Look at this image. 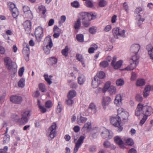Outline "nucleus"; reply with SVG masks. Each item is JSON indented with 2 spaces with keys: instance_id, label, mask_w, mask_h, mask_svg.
<instances>
[{
  "instance_id": "26",
  "label": "nucleus",
  "mask_w": 153,
  "mask_h": 153,
  "mask_svg": "<svg viewBox=\"0 0 153 153\" xmlns=\"http://www.w3.org/2000/svg\"><path fill=\"white\" fill-rule=\"evenodd\" d=\"M87 120L86 117H84L82 116L78 117L77 119V122L79 125H81L82 123H85Z\"/></svg>"
},
{
  "instance_id": "36",
  "label": "nucleus",
  "mask_w": 153,
  "mask_h": 153,
  "mask_svg": "<svg viewBox=\"0 0 153 153\" xmlns=\"http://www.w3.org/2000/svg\"><path fill=\"white\" fill-rule=\"evenodd\" d=\"M95 76H97V78L98 79L100 80L101 79L104 78L105 76V74L103 71H100Z\"/></svg>"
},
{
  "instance_id": "1",
  "label": "nucleus",
  "mask_w": 153,
  "mask_h": 153,
  "mask_svg": "<svg viewBox=\"0 0 153 153\" xmlns=\"http://www.w3.org/2000/svg\"><path fill=\"white\" fill-rule=\"evenodd\" d=\"M153 113V109L150 106L143 105L140 103L138 104L135 111V115L139 116L142 114L143 117L140 122L141 125H143L146 121L147 117Z\"/></svg>"
},
{
  "instance_id": "39",
  "label": "nucleus",
  "mask_w": 153,
  "mask_h": 153,
  "mask_svg": "<svg viewBox=\"0 0 153 153\" xmlns=\"http://www.w3.org/2000/svg\"><path fill=\"white\" fill-rule=\"evenodd\" d=\"M145 81L144 79H138L136 82V85L137 86H141L145 84Z\"/></svg>"
},
{
  "instance_id": "24",
  "label": "nucleus",
  "mask_w": 153,
  "mask_h": 153,
  "mask_svg": "<svg viewBox=\"0 0 153 153\" xmlns=\"http://www.w3.org/2000/svg\"><path fill=\"white\" fill-rule=\"evenodd\" d=\"M96 107L94 104L91 103L89 106L88 111L89 113H95L96 112Z\"/></svg>"
},
{
  "instance_id": "59",
  "label": "nucleus",
  "mask_w": 153,
  "mask_h": 153,
  "mask_svg": "<svg viewBox=\"0 0 153 153\" xmlns=\"http://www.w3.org/2000/svg\"><path fill=\"white\" fill-rule=\"evenodd\" d=\"M66 103L68 105H71L74 103V101L72 99L68 98L66 100Z\"/></svg>"
},
{
  "instance_id": "7",
  "label": "nucleus",
  "mask_w": 153,
  "mask_h": 153,
  "mask_svg": "<svg viewBox=\"0 0 153 153\" xmlns=\"http://www.w3.org/2000/svg\"><path fill=\"white\" fill-rule=\"evenodd\" d=\"M56 124L53 123L49 128L47 135L48 137L49 140H52L55 137V135L56 134Z\"/></svg>"
},
{
  "instance_id": "40",
  "label": "nucleus",
  "mask_w": 153,
  "mask_h": 153,
  "mask_svg": "<svg viewBox=\"0 0 153 153\" xmlns=\"http://www.w3.org/2000/svg\"><path fill=\"white\" fill-rule=\"evenodd\" d=\"M25 85V80L24 79H21L18 83V86L21 88H23Z\"/></svg>"
},
{
  "instance_id": "4",
  "label": "nucleus",
  "mask_w": 153,
  "mask_h": 153,
  "mask_svg": "<svg viewBox=\"0 0 153 153\" xmlns=\"http://www.w3.org/2000/svg\"><path fill=\"white\" fill-rule=\"evenodd\" d=\"M4 60L6 66L8 69L12 70L14 73L16 72L17 65L15 62H13L9 57L4 58Z\"/></svg>"
},
{
  "instance_id": "23",
  "label": "nucleus",
  "mask_w": 153,
  "mask_h": 153,
  "mask_svg": "<svg viewBox=\"0 0 153 153\" xmlns=\"http://www.w3.org/2000/svg\"><path fill=\"white\" fill-rule=\"evenodd\" d=\"M122 97L120 94L116 95L114 101V103L117 105L119 106L122 103Z\"/></svg>"
},
{
  "instance_id": "57",
  "label": "nucleus",
  "mask_w": 153,
  "mask_h": 153,
  "mask_svg": "<svg viewBox=\"0 0 153 153\" xmlns=\"http://www.w3.org/2000/svg\"><path fill=\"white\" fill-rule=\"evenodd\" d=\"M142 96L139 94H137L136 96V99L138 102H141L143 100Z\"/></svg>"
},
{
  "instance_id": "27",
  "label": "nucleus",
  "mask_w": 153,
  "mask_h": 153,
  "mask_svg": "<svg viewBox=\"0 0 153 153\" xmlns=\"http://www.w3.org/2000/svg\"><path fill=\"white\" fill-rule=\"evenodd\" d=\"M96 18V15L92 13H87V20L90 21Z\"/></svg>"
},
{
  "instance_id": "14",
  "label": "nucleus",
  "mask_w": 153,
  "mask_h": 153,
  "mask_svg": "<svg viewBox=\"0 0 153 153\" xmlns=\"http://www.w3.org/2000/svg\"><path fill=\"white\" fill-rule=\"evenodd\" d=\"M24 28L27 33L30 32L31 27V22L29 20L25 21L23 24Z\"/></svg>"
},
{
  "instance_id": "33",
  "label": "nucleus",
  "mask_w": 153,
  "mask_h": 153,
  "mask_svg": "<svg viewBox=\"0 0 153 153\" xmlns=\"http://www.w3.org/2000/svg\"><path fill=\"white\" fill-rule=\"evenodd\" d=\"M87 12H81L79 13V17L78 19L80 20H82L83 21L87 20Z\"/></svg>"
},
{
  "instance_id": "29",
  "label": "nucleus",
  "mask_w": 153,
  "mask_h": 153,
  "mask_svg": "<svg viewBox=\"0 0 153 153\" xmlns=\"http://www.w3.org/2000/svg\"><path fill=\"white\" fill-rule=\"evenodd\" d=\"M123 63V61L120 60L114 63L113 65H112L113 66L115 69H117L121 67Z\"/></svg>"
},
{
  "instance_id": "15",
  "label": "nucleus",
  "mask_w": 153,
  "mask_h": 153,
  "mask_svg": "<svg viewBox=\"0 0 153 153\" xmlns=\"http://www.w3.org/2000/svg\"><path fill=\"white\" fill-rule=\"evenodd\" d=\"M140 49V46L139 45L137 44H135L132 45L130 48V51L131 52L134 54L133 56H138L137 53L139 51Z\"/></svg>"
},
{
  "instance_id": "30",
  "label": "nucleus",
  "mask_w": 153,
  "mask_h": 153,
  "mask_svg": "<svg viewBox=\"0 0 153 153\" xmlns=\"http://www.w3.org/2000/svg\"><path fill=\"white\" fill-rule=\"evenodd\" d=\"M81 25V21L80 19H78L76 21L74 22V27L76 30L79 29Z\"/></svg>"
},
{
  "instance_id": "56",
  "label": "nucleus",
  "mask_w": 153,
  "mask_h": 153,
  "mask_svg": "<svg viewBox=\"0 0 153 153\" xmlns=\"http://www.w3.org/2000/svg\"><path fill=\"white\" fill-rule=\"evenodd\" d=\"M51 48H49L45 46L44 47V50L45 53L46 54H48L50 53L51 50Z\"/></svg>"
},
{
  "instance_id": "43",
  "label": "nucleus",
  "mask_w": 153,
  "mask_h": 153,
  "mask_svg": "<svg viewBox=\"0 0 153 153\" xmlns=\"http://www.w3.org/2000/svg\"><path fill=\"white\" fill-rule=\"evenodd\" d=\"M82 23L84 27H88L90 26L91 22L90 21L88 20H85L83 21Z\"/></svg>"
},
{
  "instance_id": "5",
  "label": "nucleus",
  "mask_w": 153,
  "mask_h": 153,
  "mask_svg": "<svg viewBox=\"0 0 153 153\" xmlns=\"http://www.w3.org/2000/svg\"><path fill=\"white\" fill-rule=\"evenodd\" d=\"M139 57L138 56H133L130 61V65L123 69L124 70L131 71L133 70L136 67L139 62Z\"/></svg>"
},
{
  "instance_id": "12",
  "label": "nucleus",
  "mask_w": 153,
  "mask_h": 153,
  "mask_svg": "<svg viewBox=\"0 0 153 153\" xmlns=\"http://www.w3.org/2000/svg\"><path fill=\"white\" fill-rule=\"evenodd\" d=\"M10 101L16 104H20L22 101V99L20 96L17 95H13L10 98Z\"/></svg>"
},
{
  "instance_id": "52",
  "label": "nucleus",
  "mask_w": 153,
  "mask_h": 153,
  "mask_svg": "<svg viewBox=\"0 0 153 153\" xmlns=\"http://www.w3.org/2000/svg\"><path fill=\"white\" fill-rule=\"evenodd\" d=\"M106 1L105 0H101L99 2V5L100 7H103L106 4Z\"/></svg>"
},
{
  "instance_id": "34",
  "label": "nucleus",
  "mask_w": 153,
  "mask_h": 153,
  "mask_svg": "<svg viewBox=\"0 0 153 153\" xmlns=\"http://www.w3.org/2000/svg\"><path fill=\"white\" fill-rule=\"evenodd\" d=\"M85 76L83 75H81L78 78V81L79 85H82L85 82Z\"/></svg>"
},
{
  "instance_id": "63",
  "label": "nucleus",
  "mask_w": 153,
  "mask_h": 153,
  "mask_svg": "<svg viewBox=\"0 0 153 153\" xmlns=\"http://www.w3.org/2000/svg\"><path fill=\"white\" fill-rule=\"evenodd\" d=\"M136 74L134 72H132L131 77V79L132 81H134L136 80L137 77Z\"/></svg>"
},
{
  "instance_id": "22",
  "label": "nucleus",
  "mask_w": 153,
  "mask_h": 153,
  "mask_svg": "<svg viewBox=\"0 0 153 153\" xmlns=\"http://www.w3.org/2000/svg\"><path fill=\"white\" fill-rule=\"evenodd\" d=\"M97 77V76H95L94 79L92 82V86L94 88L97 87L100 83V80L98 79Z\"/></svg>"
},
{
  "instance_id": "8",
  "label": "nucleus",
  "mask_w": 153,
  "mask_h": 153,
  "mask_svg": "<svg viewBox=\"0 0 153 153\" xmlns=\"http://www.w3.org/2000/svg\"><path fill=\"white\" fill-rule=\"evenodd\" d=\"M8 6L9 10L12 12L13 16L16 18L19 15V12L15 4L12 2H9L8 3Z\"/></svg>"
},
{
  "instance_id": "10",
  "label": "nucleus",
  "mask_w": 153,
  "mask_h": 153,
  "mask_svg": "<svg viewBox=\"0 0 153 153\" xmlns=\"http://www.w3.org/2000/svg\"><path fill=\"white\" fill-rule=\"evenodd\" d=\"M141 10V8L140 7L136 8L135 10V12L137 13V15L136 16V23L139 26H140L145 20L144 19L141 18V16L140 14H138V13H139Z\"/></svg>"
},
{
  "instance_id": "54",
  "label": "nucleus",
  "mask_w": 153,
  "mask_h": 153,
  "mask_svg": "<svg viewBox=\"0 0 153 153\" xmlns=\"http://www.w3.org/2000/svg\"><path fill=\"white\" fill-rule=\"evenodd\" d=\"M108 65V62L106 61H104L100 63V65L101 67L105 68Z\"/></svg>"
},
{
  "instance_id": "64",
  "label": "nucleus",
  "mask_w": 153,
  "mask_h": 153,
  "mask_svg": "<svg viewBox=\"0 0 153 153\" xmlns=\"http://www.w3.org/2000/svg\"><path fill=\"white\" fill-rule=\"evenodd\" d=\"M96 147L95 146H91L89 148V151L91 152H94L96 151Z\"/></svg>"
},
{
  "instance_id": "47",
  "label": "nucleus",
  "mask_w": 153,
  "mask_h": 153,
  "mask_svg": "<svg viewBox=\"0 0 153 153\" xmlns=\"http://www.w3.org/2000/svg\"><path fill=\"white\" fill-rule=\"evenodd\" d=\"M23 10L25 13L27 12L28 13H29L30 15H31V11L30 10V8L28 6H24L23 7Z\"/></svg>"
},
{
  "instance_id": "13",
  "label": "nucleus",
  "mask_w": 153,
  "mask_h": 153,
  "mask_svg": "<svg viewBox=\"0 0 153 153\" xmlns=\"http://www.w3.org/2000/svg\"><path fill=\"white\" fill-rule=\"evenodd\" d=\"M44 46L49 48H51L53 45V44L51 36L48 35L45 38L44 40Z\"/></svg>"
},
{
  "instance_id": "19",
  "label": "nucleus",
  "mask_w": 153,
  "mask_h": 153,
  "mask_svg": "<svg viewBox=\"0 0 153 153\" xmlns=\"http://www.w3.org/2000/svg\"><path fill=\"white\" fill-rule=\"evenodd\" d=\"M114 140L115 143L119 145L121 148H123L124 143L120 137L118 136H116L114 137Z\"/></svg>"
},
{
  "instance_id": "37",
  "label": "nucleus",
  "mask_w": 153,
  "mask_h": 153,
  "mask_svg": "<svg viewBox=\"0 0 153 153\" xmlns=\"http://www.w3.org/2000/svg\"><path fill=\"white\" fill-rule=\"evenodd\" d=\"M108 91L111 95L114 94L116 93V89L114 86L111 85L109 88Z\"/></svg>"
},
{
  "instance_id": "3",
  "label": "nucleus",
  "mask_w": 153,
  "mask_h": 153,
  "mask_svg": "<svg viewBox=\"0 0 153 153\" xmlns=\"http://www.w3.org/2000/svg\"><path fill=\"white\" fill-rule=\"evenodd\" d=\"M126 31L124 30H120L119 28H114L113 30V33L114 38H111L110 41L111 43H114L115 41V38L119 39L120 37H125Z\"/></svg>"
},
{
  "instance_id": "16",
  "label": "nucleus",
  "mask_w": 153,
  "mask_h": 153,
  "mask_svg": "<svg viewBox=\"0 0 153 153\" xmlns=\"http://www.w3.org/2000/svg\"><path fill=\"white\" fill-rule=\"evenodd\" d=\"M111 101V98L108 97H104L103 98V101L102 105L104 109H105L106 106H108Z\"/></svg>"
},
{
  "instance_id": "53",
  "label": "nucleus",
  "mask_w": 153,
  "mask_h": 153,
  "mask_svg": "<svg viewBox=\"0 0 153 153\" xmlns=\"http://www.w3.org/2000/svg\"><path fill=\"white\" fill-rule=\"evenodd\" d=\"M44 77L45 78V79L46 81L48 82V83L50 85L51 84L52 82L51 81L50 78L48 77V74H45L44 75Z\"/></svg>"
},
{
  "instance_id": "62",
  "label": "nucleus",
  "mask_w": 153,
  "mask_h": 153,
  "mask_svg": "<svg viewBox=\"0 0 153 153\" xmlns=\"http://www.w3.org/2000/svg\"><path fill=\"white\" fill-rule=\"evenodd\" d=\"M24 67H22L21 68L19 71V75L20 76H22L24 71Z\"/></svg>"
},
{
  "instance_id": "11",
  "label": "nucleus",
  "mask_w": 153,
  "mask_h": 153,
  "mask_svg": "<svg viewBox=\"0 0 153 153\" xmlns=\"http://www.w3.org/2000/svg\"><path fill=\"white\" fill-rule=\"evenodd\" d=\"M35 35L38 41H40L43 36V30L40 27H38L35 31Z\"/></svg>"
},
{
  "instance_id": "17",
  "label": "nucleus",
  "mask_w": 153,
  "mask_h": 153,
  "mask_svg": "<svg viewBox=\"0 0 153 153\" xmlns=\"http://www.w3.org/2000/svg\"><path fill=\"white\" fill-rule=\"evenodd\" d=\"M146 49L150 59L153 62V47L151 44H149L146 46Z\"/></svg>"
},
{
  "instance_id": "28",
  "label": "nucleus",
  "mask_w": 153,
  "mask_h": 153,
  "mask_svg": "<svg viewBox=\"0 0 153 153\" xmlns=\"http://www.w3.org/2000/svg\"><path fill=\"white\" fill-rule=\"evenodd\" d=\"M91 47L88 50V52L90 53H93L94 51L96 50L98 48L97 45L95 44L91 45Z\"/></svg>"
},
{
  "instance_id": "9",
  "label": "nucleus",
  "mask_w": 153,
  "mask_h": 153,
  "mask_svg": "<svg viewBox=\"0 0 153 153\" xmlns=\"http://www.w3.org/2000/svg\"><path fill=\"white\" fill-rule=\"evenodd\" d=\"M85 138V134L80 137L77 141L76 143L73 153H76L79 148L83 143Z\"/></svg>"
},
{
  "instance_id": "55",
  "label": "nucleus",
  "mask_w": 153,
  "mask_h": 153,
  "mask_svg": "<svg viewBox=\"0 0 153 153\" xmlns=\"http://www.w3.org/2000/svg\"><path fill=\"white\" fill-rule=\"evenodd\" d=\"M71 5L72 7L75 8H78L79 7V2L75 1L74 2L71 3Z\"/></svg>"
},
{
  "instance_id": "42",
  "label": "nucleus",
  "mask_w": 153,
  "mask_h": 153,
  "mask_svg": "<svg viewBox=\"0 0 153 153\" xmlns=\"http://www.w3.org/2000/svg\"><path fill=\"white\" fill-rule=\"evenodd\" d=\"M77 40L79 42H82L84 41V36L82 34H77L76 36Z\"/></svg>"
},
{
  "instance_id": "21",
  "label": "nucleus",
  "mask_w": 153,
  "mask_h": 153,
  "mask_svg": "<svg viewBox=\"0 0 153 153\" xmlns=\"http://www.w3.org/2000/svg\"><path fill=\"white\" fill-rule=\"evenodd\" d=\"M23 46L24 48L22 50L23 53L24 54L26 55L27 56H29L30 49L28 44L25 43L23 44Z\"/></svg>"
},
{
  "instance_id": "2",
  "label": "nucleus",
  "mask_w": 153,
  "mask_h": 153,
  "mask_svg": "<svg viewBox=\"0 0 153 153\" xmlns=\"http://www.w3.org/2000/svg\"><path fill=\"white\" fill-rule=\"evenodd\" d=\"M31 111L29 109L25 110L22 113V117L20 118L17 114H14L13 118L15 121L21 124H25L28 122L29 117L31 115Z\"/></svg>"
},
{
  "instance_id": "25",
  "label": "nucleus",
  "mask_w": 153,
  "mask_h": 153,
  "mask_svg": "<svg viewBox=\"0 0 153 153\" xmlns=\"http://www.w3.org/2000/svg\"><path fill=\"white\" fill-rule=\"evenodd\" d=\"M47 62L50 65H54L57 63V59L54 57H52L48 59Z\"/></svg>"
},
{
  "instance_id": "58",
  "label": "nucleus",
  "mask_w": 153,
  "mask_h": 153,
  "mask_svg": "<svg viewBox=\"0 0 153 153\" xmlns=\"http://www.w3.org/2000/svg\"><path fill=\"white\" fill-rule=\"evenodd\" d=\"M61 105L60 102H58V105L56 109V111L57 113H60L62 111Z\"/></svg>"
},
{
  "instance_id": "51",
  "label": "nucleus",
  "mask_w": 153,
  "mask_h": 153,
  "mask_svg": "<svg viewBox=\"0 0 153 153\" xmlns=\"http://www.w3.org/2000/svg\"><path fill=\"white\" fill-rule=\"evenodd\" d=\"M126 143L127 145L129 146H132L134 143L132 139L131 138L127 139L126 141Z\"/></svg>"
},
{
  "instance_id": "41",
  "label": "nucleus",
  "mask_w": 153,
  "mask_h": 153,
  "mask_svg": "<svg viewBox=\"0 0 153 153\" xmlns=\"http://www.w3.org/2000/svg\"><path fill=\"white\" fill-rule=\"evenodd\" d=\"M69 48L68 46H66L64 49L62 50V53L63 55L66 56L68 55Z\"/></svg>"
},
{
  "instance_id": "61",
  "label": "nucleus",
  "mask_w": 153,
  "mask_h": 153,
  "mask_svg": "<svg viewBox=\"0 0 153 153\" xmlns=\"http://www.w3.org/2000/svg\"><path fill=\"white\" fill-rule=\"evenodd\" d=\"M52 102L50 100L47 101L45 103V106L47 108H49L52 106Z\"/></svg>"
},
{
  "instance_id": "49",
  "label": "nucleus",
  "mask_w": 153,
  "mask_h": 153,
  "mask_svg": "<svg viewBox=\"0 0 153 153\" xmlns=\"http://www.w3.org/2000/svg\"><path fill=\"white\" fill-rule=\"evenodd\" d=\"M96 27L94 26L92 27L89 29V32L92 34H94L96 33Z\"/></svg>"
},
{
  "instance_id": "20",
  "label": "nucleus",
  "mask_w": 153,
  "mask_h": 153,
  "mask_svg": "<svg viewBox=\"0 0 153 153\" xmlns=\"http://www.w3.org/2000/svg\"><path fill=\"white\" fill-rule=\"evenodd\" d=\"M102 130L101 135L103 138H105L108 137L109 138H110L111 137V136L109 135L110 133L109 130L104 128H102Z\"/></svg>"
},
{
  "instance_id": "46",
  "label": "nucleus",
  "mask_w": 153,
  "mask_h": 153,
  "mask_svg": "<svg viewBox=\"0 0 153 153\" xmlns=\"http://www.w3.org/2000/svg\"><path fill=\"white\" fill-rule=\"evenodd\" d=\"M91 128V123L90 122H88L85 123L83 127V128H86L87 130L90 129Z\"/></svg>"
},
{
  "instance_id": "38",
  "label": "nucleus",
  "mask_w": 153,
  "mask_h": 153,
  "mask_svg": "<svg viewBox=\"0 0 153 153\" xmlns=\"http://www.w3.org/2000/svg\"><path fill=\"white\" fill-rule=\"evenodd\" d=\"M76 93L74 90L70 91L68 95V98L72 99L76 95Z\"/></svg>"
},
{
  "instance_id": "60",
  "label": "nucleus",
  "mask_w": 153,
  "mask_h": 153,
  "mask_svg": "<svg viewBox=\"0 0 153 153\" xmlns=\"http://www.w3.org/2000/svg\"><path fill=\"white\" fill-rule=\"evenodd\" d=\"M6 96V94L4 93L0 97V103H2L4 102Z\"/></svg>"
},
{
  "instance_id": "35",
  "label": "nucleus",
  "mask_w": 153,
  "mask_h": 153,
  "mask_svg": "<svg viewBox=\"0 0 153 153\" xmlns=\"http://www.w3.org/2000/svg\"><path fill=\"white\" fill-rule=\"evenodd\" d=\"M110 84L111 83L109 81H108L106 83L103 88L102 89V91L103 92H105L107 90H109V87L111 86Z\"/></svg>"
},
{
  "instance_id": "31",
  "label": "nucleus",
  "mask_w": 153,
  "mask_h": 153,
  "mask_svg": "<svg viewBox=\"0 0 153 153\" xmlns=\"http://www.w3.org/2000/svg\"><path fill=\"white\" fill-rule=\"evenodd\" d=\"M120 115L121 116V117L123 121L124 122L127 121L129 116V114L128 112L124 111V112L122 113V114Z\"/></svg>"
},
{
  "instance_id": "45",
  "label": "nucleus",
  "mask_w": 153,
  "mask_h": 153,
  "mask_svg": "<svg viewBox=\"0 0 153 153\" xmlns=\"http://www.w3.org/2000/svg\"><path fill=\"white\" fill-rule=\"evenodd\" d=\"M39 9L40 12H42V14L44 15L46 12V10L45 6L41 5L39 7Z\"/></svg>"
},
{
  "instance_id": "32",
  "label": "nucleus",
  "mask_w": 153,
  "mask_h": 153,
  "mask_svg": "<svg viewBox=\"0 0 153 153\" xmlns=\"http://www.w3.org/2000/svg\"><path fill=\"white\" fill-rule=\"evenodd\" d=\"M76 58L78 60L82 63L83 66L85 67V65L82 55L79 53L77 54L76 55Z\"/></svg>"
},
{
  "instance_id": "18",
  "label": "nucleus",
  "mask_w": 153,
  "mask_h": 153,
  "mask_svg": "<svg viewBox=\"0 0 153 153\" xmlns=\"http://www.w3.org/2000/svg\"><path fill=\"white\" fill-rule=\"evenodd\" d=\"M150 91H153V85L151 86L150 85L146 86L143 92V95L145 97H147L149 94Z\"/></svg>"
},
{
  "instance_id": "48",
  "label": "nucleus",
  "mask_w": 153,
  "mask_h": 153,
  "mask_svg": "<svg viewBox=\"0 0 153 153\" xmlns=\"http://www.w3.org/2000/svg\"><path fill=\"white\" fill-rule=\"evenodd\" d=\"M124 82L123 80L120 79L117 80L116 84L117 86H122L124 85Z\"/></svg>"
},
{
  "instance_id": "50",
  "label": "nucleus",
  "mask_w": 153,
  "mask_h": 153,
  "mask_svg": "<svg viewBox=\"0 0 153 153\" xmlns=\"http://www.w3.org/2000/svg\"><path fill=\"white\" fill-rule=\"evenodd\" d=\"M10 137L8 135H5L4 137L3 142L4 143H8L10 141Z\"/></svg>"
},
{
  "instance_id": "6",
  "label": "nucleus",
  "mask_w": 153,
  "mask_h": 153,
  "mask_svg": "<svg viewBox=\"0 0 153 153\" xmlns=\"http://www.w3.org/2000/svg\"><path fill=\"white\" fill-rule=\"evenodd\" d=\"M111 123L114 126L118 127V131H121L123 128L120 125V121L121 120L120 117L118 115L112 116L110 118Z\"/></svg>"
},
{
  "instance_id": "44",
  "label": "nucleus",
  "mask_w": 153,
  "mask_h": 153,
  "mask_svg": "<svg viewBox=\"0 0 153 153\" xmlns=\"http://www.w3.org/2000/svg\"><path fill=\"white\" fill-rule=\"evenodd\" d=\"M39 88L40 90L43 92H45L46 91L45 85L42 83L39 84Z\"/></svg>"
}]
</instances>
